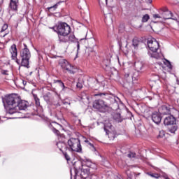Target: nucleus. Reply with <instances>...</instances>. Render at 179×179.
<instances>
[{"mask_svg": "<svg viewBox=\"0 0 179 179\" xmlns=\"http://www.w3.org/2000/svg\"><path fill=\"white\" fill-rule=\"evenodd\" d=\"M171 108H173V106L170 105H163L159 109V111H161L162 114H164V115H170Z\"/></svg>", "mask_w": 179, "mask_h": 179, "instance_id": "obj_14", "label": "nucleus"}, {"mask_svg": "<svg viewBox=\"0 0 179 179\" xmlns=\"http://www.w3.org/2000/svg\"><path fill=\"white\" fill-rule=\"evenodd\" d=\"M68 146L67 150L69 152H82V145H80V140L79 138H71L68 140Z\"/></svg>", "mask_w": 179, "mask_h": 179, "instance_id": "obj_5", "label": "nucleus"}, {"mask_svg": "<svg viewBox=\"0 0 179 179\" xmlns=\"http://www.w3.org/2000/svg\"><path fill=\"white\" fill-rule=\"evenodd\" d=\"M54 83H58L59 86H60L63 92H66V90H69V88L66 87L65 84H64L61 80H54Z\"/></svg>", "mask_w": 179, "mask_h": 179, "instance_id": "obj_18", "label": "nucleus"}, {"mask_svg": "<svg viewBox=\"0 0 179 179\" xmlns=\"http://www.w3.org/2000/svg\"><path fill=\"white\" fill-rule=\"evenodd\" d=\"M106 2H107V0H106Z\"/></svg>", "mask_w": 179, "mask_h": 179, "instance_id": "obj_54", "label": "nucleus"}, {"mask_svg": "<svg viewBox=\"0 0 179 179\" xmlns=\"http://www.w3.org/2000/svg\"><path fill=\"white\" fill-rule=\"evenodd\" d=\"M153 0H145L147 3H152Z\"/></svg>", "mask_w": 179, "mask_h": 179, "instance_id": "obj_44", "label": "nucleus"}, {"mask_svg": "<svg viewBox=\"0 0 179 179\" xmlns=\"http://www.w3.org/2000/svg\"><path fill=\"white\" fill-rule=\"evenodd\" d=\"M94 46H96V44H94Z\"/></svg>", "mask_w": 179, "mask_h": 179, "instance_id": "obj_53", "label": "nucleus"}, {"mask_svg": "<svg viewBox=\"0 0 179 179\" xmlns=\"http://www.w3.org/2000/svg\"><path fill=\"white\" fill-rule=\"evenodd\" d=\"M153 17L154 19H159V22L161 23H163L164 20H167L169 19L177 20L176 17H173V13L169 10L163 11L162 14H154Z\"/></svg>", "mask_w": 179, "mask_h": 179, "instance_id": "obj_8", "label": "nucleus"}, {"mask_svg": "<svg viewBox=\"0 0 179 179\" xmlns=\"http://www.w3.org/2000/svg\"><path fill=\"white\" fill-rule=\"evenodd\" d=\"M8 72V70H1V75H9Z\"/></svg>", "mask_w": 179, "mask_h": 179, "instance_id": "obj_42", "label": "nucleus"}, {"mask_svg": "<svg viewBox=\"0 0 179 179\" xmlns=\"http://www.w3.org/2000/svg\"><path fill=\"white\" fill-rule=\"evenodd\" d=\"M92 43H94V39H92Z\"/></svg>", "mask_w": 179, "mask_h": 179, "instance_id": "obj_48", "label": "nucleus"}, {"mask_svg": "<svg viewBox=\"0 0 179 179\" xmlns=\"http://www.w3.org/2000/svg\"><path fill=\"white\" fill-rule=\"evenodd\" d=\"M57 148L61 150V152H64V150H68V146H66V144L63 142H58L57 143Z\"/></svg>", "mask_w": 179, "mask_h": 179, "instance_id": "obj_20", "label": "nucleus"}, {"mask_svg": "<svg viewBox=\"0 0 179 179\" xmlns=\"http://www.w3.org/2000/svg\"><path fill=\"white\" fill-rule=\"evenodd\" d=\"M165 179H169V178L166 177V178H165Z\"/></svg>", "mask_w": 179, "mask_h": 179, "instance_id": "obj_52", "label": "nucleus"}, {"mask_svg": "<svg viewBox=\"0 0 179 179\" xmlns=\"http://www.w3.org/2000/svg\"><path fill=\"white\" fill-rule=\"evenodd\" d=\"M27 108V102L23 101L20 98V101L17 102L15 106V114H20L19 110H25Z\"/></svg>", "mask_w": 179, "mask_h": 179, "instance_id": "obj_12", "label": "nucleus"}, {"mask_svg": "<svg viewBox=\"0 0 179 179\" xmlns=\"http://www.w3.org/2000/svg\"><path fill=\"white\" fill-rule=\"evenodd\" d=\"M95 96H99L102 99H106V100H108V99H110V100L113 103V104H114L115 106H117V108L119 107L118 103H120V101H121L120 98H118L117 96H110L108 93H106V92L98 93V94H95Z\"/></svg>", "mask_w": 179, "mask_h": 179, "instance_id": "obj_10", "label": "nucleus"}, {"mask_svg": "<svg viewBox=\"0 0 179 179\" xmlns=\"http://www.w3.org/2000/svg\"><path fill=\"white\" fill-rule=\"evenodd\" d=\"M97 166L96 164L92 162L90 159H86L84 160L83 164L81 165V168L79 169L74 167L73 171H74V178H83V179H99V176L96 174L89 175L90 170H96Z\"/></svg>", "mask_w": 179, "mask_h": 179, "instance_id": "obj_2", "label": "nucleus"}, {"mask_svg": "<svg viewBox=\"0 0 179 179\" xmlns=\"http://www.w3.org/2000/svg\"><path fill=\"white\" fill-rule=\"evenodd\" d=\"M166 65L169 68V69H173V66L171 65V63L169 60H166Z\"/></svg>", "mask_w": 179, "mask_h": 179, "instance_id": "obj_36", "label": "nucleus"}, {"mask_svg": "<svg viewBox=\"0 0 179 179\" xmlns=\"http://www.w3.org/2000/svg\"><path fill=\"white\" fill-rule=\"evenodd\" d=\"M147 45L150 51L153 53L151 55L152 58H156L159 59L160 58V53H157V50H159V42L155 38L148 39L147 41Z\"/></svg>", "mask_w": 179, "mask_h": 179, "instance_id": "obj_4", "label": "nucleus"}, {"mask_svg": "<svg viewBox=\"0 0 179 179\" xmlns=\"http://www.w3.org/2000/svg\"><path fill=\"white\" fill-rule=\"evenodd\" d=\"M138 71H134L133 73H130L129 74H127L125 76L129 77L132 78V80H138V76H139Z\"/></svg>", "mask_w": 179, "mask_h": 179, "instance_id": "obj_23", "label": "nucleus"}, {"mask_svg": "<svg viewBox=\"0 0 179 179\" xmlns=\"http://www.w3.org/2000/svg\"><path fill=\"white\" fill-rule=\"evenodd\" d=\"M169 115L171 117H174L175 120H177V118H178L179 117V111L177 109L172 107Z\"/></svg>", "mask_w": 179, "mask_h": 179, "instance_id": "obj_19", "label": "nucleus"}, {"mask_svg": "<svg viewBox=\"0 0 179 179\" xmlns=\"http://www.w3.org/2000/svg\"><path fill=\"white\" fill-rule=\"evenodd\" d=\"M93 108L99 111V113H106L108 110V105L101 99L95 100L93 102Z\"/></svg>", "mask_w": 179, "mask_h": 179, "instance_id": "obj_9", "label": "nucleus"}, {"mask_svg": "<svg viewBox=\"0 0 179 179\" xmlns=\"http://www.w3.org/2000/svg\"><path fill=\"white\" fill-rule=\"evenodd\" d=\"M6 30H8V24H4L2 26L1 30V33H3V31H5Z\"/></svg>", "mask_w": 179, "mask_h": 179, "instance_id": "obj_35", "label": "nucleus"}, {"mask_svg": "<svg viewBox=\"0 0 179 179\" xmlns=\"http://www.w3.org/2000/svg\"><path fill=\"white\" fill-rule=\"evenodd\" d=\"M52 132H54V134H55L56 135H59V131H58V129L53 128L52 129Z\"/></svg>", "mask_w": 179, "mask_h": 179, "instance_id": "obj_41", "label": "nucleus"}, {"mask_svg": "<svg viewBox=\"0 0 179 179\" xmlns=\"http://www.w3.org/2000/svg\"><path fill=\"white\" fill-rule=\"evenodd\" d=\"M148 176H150V177H152V178H160V175L159 173H148Z\"/></svg>", "mask_w": 179, "mask_h": 179, "instance_id": "obj_30", "label": "nucleus"}, {"mask_svg": "<svg viewBox=\"0 0 179 179\" xmlns=\"http://www.w3.org/2000/svg\"><path fill=\"white\" fill-rule=\"evenodd\" d=\"M110 62L111 61L110 60V59H106L103 60V69H105V71H110Z\"/></svg>", "mask_w": 179, "mask_h": 179, "instance_id": "obj_21", "label": "nucleus"}, {"mask_svg": "<svg viewBox=\"0 0 179 179\" xmlns=\"http://www.w3.org/2000/svg\"><path fill=\"white\" fill-rule=\"evenodd\" d=\"M59 65L64 69V71H68L69 73L73 75V66H72L66 59H62L59 61Z\"/></svg>", "mask_w": 179, "mask_h": 179, "instance_id": "obj_11", "label": "nucleus"}, {"mask_svg": "<svg viewBox=\"0 0 179 179\" xmlns=\"http://www.w3.org/2000/svg\"><path fill=\"white\" fill-rule=\"evenodd\" d=\"M18 48L20 50V57L21 59L17 58V48L16 44H13L10 46V52L11 54V59L15 61L19 66H24V68H30V58H31V53L27 48V45L20 42L18 44Z\"/></svg>", "mask_w": 179, "mask_h": 179, "instance_id": "obj_1", "label": "nucleus"}, {"mask_svg": "<svg viewBox=\"0 0 179 179\" xmlns=\"http://www.w3.org/2000/svg\"><path fill=\"white\" fill-rule=\"evenodd\" d=\"M115 138V137L113 136V137L112 138V139H114Z\"/></svg>", "mask_w": 179, "mask_h": 179, "instance_id": "obj_50", "label": "nucleus"}, {"mask_svg": "<svg viewBox=\"0 0 179 179\" xmlns=\"http://www.w3.org/2000/svg\"><path fill=\"white\" fill-rule=\"evenodd\" d=\"M83 141L85 143L88 144V146H90L91 150H92V152H96V148H94V145L90 143V141L88 138H86L85 137H83Z\"/></svg>", "mask_w": 179, "mask_h": 179, "instance_id": "obj_24", "label": "nucleus"}, {"mask_svg": "<svg viewBox=\"0 0 179 179\" xmlns=\"http://www.w3.org/2000/svg\"><path fill=\"white\" fill-rule=\"evenodd\" d=\"M52 29L57 34H69L71 33V26L64 22H58Z\"/></svg>", "mask_w": 179, "mask_h": 179, "instance_id": "obj_6", "label": "nucleus"}, {"mask_svg": "<svg viewBox=\"0 0 179 179\" xmlns=\"http://www.w3.org/2000/svg\"><path fill=\"white\" fill-rule=\"evenodd\" d=\"M151 118L153 122H155V124H157V125H159V124L162 122V114L160 113L154 112L152 114Z\"/></svg>", "mask_w": 179, "mask_h": 179, "instance_id": "obj_13", "label": "nucleus"}, {"mask_svg": "<svg viewBox=\"0 0 179 179\" xmlns=\"http://www.w3.org/2000/svg\"><path fill=\"white\" fill-rule=\"evenodd\" d=\"M61 2H62V1H59L54 6H52L51 7H48V10H51V9H54V10H55V9H57V8H58V6L61 3Z\"/></svg>", "mask_w": 179, "mask_h": 179, "instance_id": "obj_32", "label": "nucleus"}, {"mask_svg": "<svg viewBox=\"0 0 179 179\" xmlns=\"http://www.w3.org/2000/svg\"><path fill=\"white\" fill-rule=\"evenodd\" d=\"M8 32H6V34H4V35L3 36V37H5V36H7Z\"/></svg>", "mask_w": 179, "mask_h": 179, "instance_id": "obj_47", "label": "nucleus"}, {"mask_svg": "<svg viewBox=\"0 0 179 179\" xmlns=\"http://www.w3.org/2000/svg\"><path fill=\"white\" fill-rule=\"evenodd\" d=\"M33 97L35 101V104L36 107H40V99L38 98V96H37V94H33Z\"/></svg>", "mask_w": 179, "mask_h": 179, "instance_id": "obj_29", "label": "nucleus"}, {"mask_svg": "<svg viewBox=\"0 0 179 179\" xmlns=\"http://www.w3.org/2000/svg\"><path fill=\"white\" fill-rule=\"evenodd\" d=\"M113 120L116 121V122H122V121H124V119L121 117L120 113H115L113 115Z\"/></svg>", "mask_w": 179, "mask_h": 179, "instance_id": "obj_25", "label": "nucleus"}, {"mask_svg": "<svg viewBox=\"0 0 179 179\" xmlns=\"http://www.w3.org/2000/svg\"><path fill=\"white\" fill-rule=\"evenodd\" d=\"M134 67L136 72H141L143 68V64L141 62H137L134 64Z\"/></svg>", "mask_w": 179, "mask_h": 179, "instance_id": "obj_22", "label": "nucleus"}, {"mask_svg": "<svg viewBox=\"0 0 179 179\" xmlns=\"http://www.w3.org/2000/svg\"><path fill=\"white\" fill-rule=\"evenodd\" d=\"M20 101V96L16 94H9L6 95L2 99L3 104L7 114L13 115V114H16V106H17V102Z\"/></svg>", "mask_w": 179, "mask_h": 179, "instance_id": "obj_3", "label": "nucleus"}, {"mask_svg": "<svg viewBox=\"0 0 179 179\" xmlns=\"http://www.w3.org/2000/svg\"><path fill=\"white\" fill-rule=\"evenodd\" d=\"M122 45H124L125 48L128 47V41H125V42H121L120 43V47H122Z\"/></svg>", "mask_w": 179, "mask_h": 179, "instance_id": "obj_37", "label": "nucleus"}, {"mask_svg": "<svg viewBox=\"0 0 179 179\" xmlns=\"http://www.w3.org/2000/svg\"><path fill=\"white\" fill-rule=\"evenodd\" d=\"M22 83L24 86H26V85H27V81L22 80Z\"/></svg>", "mask_w": 179, "mask_h": 179, "instance_id": "obj_45", "label": "nucleus"}, {"mask_svg": "<svg viewBox=\"0 0 179 179\" xmlns=\"http://www.w3.org/2000/svg\"><path fill=\"white\" fill-rule=\"evenodd\" d=\"M66 160H67V162H69V160H71V157H69V155H68V153L66 152H62Z\"/></svg>", "mask_w": 179, "mask_h": 179, "instance_id": "obj_33", "label": "nucleus"}, {"mask_svg": "<svg viewBox=\"0 0 179 179\" xmlns=\"http://www.w3.org/2000/svg\"><path fill=\"white\" fill-rule=\"evenodd\" d=\"M164 136V131H159V135H158L157 138H163Z\"/></svg>", "mask_w": 179, "mask_h": 179, "instance_id": "obj_39", "label": "nucleus"}, {"mask_svg": "<svg viewBox=\"0 0 179 179\" xmlns=\"http://www.w3.org/2000/svg\"><path fill=\"white\" fill-rule=\"evenodd\" d=\"M43 99L45 101H50V96H48V94L44 95Z\"/></svg>", "mask_w": 179, "mask_h": 179, "instance_id": "obj_38", "label": "nucleus"}, {"mask_svg": "<svg viewBox=\"0 0 179 179\" xmlns=\"http://www.w3.org/2000/svg\"><path fill=\"white\" fill-rule=\"evenodd\" d=\"M58 125H59L60 127H62V126L61 124H59Z\"/></svg>", "mask_w": 179, "mask_h": 179, "instance_id": "obj_51", "label": "nucleus"}, {"mask_svg": "<svg viewBox=\"0 0 179 179\" xmlns=\"http://www.w3.org/2000/svg\"><path fill=\"white\" fill-rule=\"evenodd\" d=\"M118 179H120L119 178H117Z\"/></svg>", "mask_w": 179, "mask_h": 179, "instance_id": "obj_55", "label": "nucleus"}, {"mask_svg": "<svg viewBox=\"0 0 179 179\" xmlns=\"http://www.w3.org/2000/svg\"><path fill=\"white\" fill-rule=\"evenodd\" d=\"M75 41H77V39L74 34L67 36V43H75Z\"/></svg>", "mask_w": 179, "mask_h": 179, "instance_id": "obj_27", "label": "nucleus"}, {"mask_svg": "<svg viewBox=\"0 0 179 179\" xmlns=\"http://www.w3.org/2000/svg\"><path fill=\"white\" fill-rule=\"evenodd\" d=\"M80 48V45L79 44V42L77 41V51H79Z\"/></svg>", "mask_w": 179, "mask_h": 179, "instance_id": "obj_43", "label": "nucleus"}, {"mask_svg": "<svg viewBox=\"0 0 179 179\" xmlns=\"http://www.w3.org/2000/svg\"><path fill=\"white\" fill-rule=\"evenodd\" d=\"M76 87L78 89H82L83 87V85H82V83H77Z\"/></svg>", "mask_w": 179, "mask_h": 179, "instance_id": "obj_40", "label": "nucleus"}, {"mask_svg": "<svg viewBox=\"0 0 179 179\" xmlns=\"http://www.w3.org/2000/svg\"><path fill=\"white\" fill-rule=\"evenodd\" d=\"M139 44H141V41L138 38H134L132 40V45L133 47H134L135 50H138V47H139Z\"/></svg>", "mask_w": 179, "mask_h": 179, "instance_id": "obj_26", "label": "nucleus"}, {"mask_svg": "<svg viewBox=\"0 0 179 179\" xmlns=\"http://www.w3.org/2000/svg\"><path fill=\"white\" fill-rule=\"evenodd\" d=\"M149 19H150V16H149V14H145L143 16L141 22L142 23H146V22H148Z\"/></svg>", "mask_w": 179, "mask_h": 179, "instance_id": "obj_31", "label": "nucleus"}, {"mask_svg": "<svg viewBox=\"0 0 179 179\" xmlns=\"http://www.w3.org/2000/svg\"><path fill=\"white\" fill-rule=\"evenodd\" d=\"M114 127H113V124H111L110 122H106L105 125H104V131H106V135H109V138L110 136H111L112 134H111V131H113V129Z\"/></svg>", "mask_w": 179, "mask_h": 179, "instance_id": "obj_15", "label": "nucleus"}, {"mask_svg": "<svg viewBox=\"0 0 179 179\" xmlns=\"http://www.w3.org/2000/svg\"><path fill=\"white\" fill-rule=\"evenodd\" d=\"M57 34L59 43H68V36H69V34Z\"/></svg>", "mask_w": 179, "mask_h": 179, "instance_id": "obj_17", "label": "nucleus"}, {"mask_svg": "<svg viewBox=\"0 0 179 179\" xmlns=\"http://www.w3.org/2000/svg\"><path fill=\"white\" fill-rule=\"evenodd\" d=\"M19 6V0H10V8L11 10L16 12Z\"/></svg>", "mask_w": 179, "mask_h": 179, "instance_id": "obj_16", "label": "nucleus"}, {"mask_svg": "<svg viewBox=\"0 0 179 179\" xmlns=\"http://www.w3.org/2000/svg\"><path fill=\"white\" fill-rule=\"evenodd\" d=\"M71 176H72V170H71Z\"/></svg>", "mask_w": 179, "mask_h": 179, "instance_id": "obj_49", "label": "nucleus"}, {"mask_svg": "<svg viewBox=\"0 0 179 179\" xmlns=\"http://www.w3.org/2000/svg\"><path fill=\"white\" fill-rule=\"evenodd\" d=\"M92 81L94 83L95 86H100V82H99V80L96 78H92Z\"/></svg>", "mask_w": 179, "mask_h": 179, "instance_id": "obj_34", "label": "nucleus"}, {"mask_svg": "<svg viewBox=\"0 0 179 179\" xmlns=\"http://www.w3.org/2000/svg\"><path fill=\"white\" fill-rule=\"evenodd\" d=\"M2 3H3V0H0V6L2 5Z\"/></svg>", "mask_w": 179, "mask_h": 179, "instance_id": "obj_46", "label": "nucleus"}, {"mask_svg": "<svg viewBox=\"0 0 179 179\" xmlns=\"http://www.w3.org/2000/svg\"><path fill=\"white\" fill-rule=\"evenodd\" d=\"M176 118L173 116L166 117L164 120V125L169 127L168 131L171 134H176V131L178 129Z\"/></svg>", "mask_w": 179, "mask_h": 179, "instance_id": "obj_7", "label": "nucleus"}, {"mask_svg": "<svg viewBox=\"0 0 179 179\" xmlns=\"http://www.w3.org/2000/svg\"><path fill=\"white\" fill-rule=\"evenodd\" d=\"M127 157H129V159H139V156H137L136 154L133 152H129L127 154Z\"/></svg>", "mask_w": 179, "mask_h": 179, "instance_id": "obj_28", "label": "nucleus"}]
</instances>
